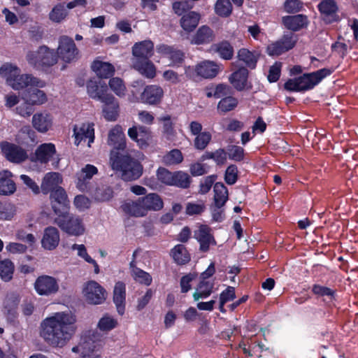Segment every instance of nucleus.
I'll return each mask as SVG.
<instances>
[{"mask_svg": "<svg viewBox=\"0 0 358 358\" xmlns=\"http://www.w3.org/2000/svg\"><path fill=\"white\" fill-rule=\"evenodd\" d=\"M76 320L71 313H56L42 322L41 336L49 345L62 348L74 334Z\"/></svg>", "mask_w": 358, "mask_h": 358, "instance_id": "obj_1", "label": "nucleus"}, {"mask_svg": "<svg viewBox=\"0 0 358 358\" xmlns=\"http://www.w3.org/2000/svg\"><path fill=\"white\" fill-rule=\"evenodd\" d=\"M154 44L150 40L136 43L132 48V66L148 78L156 76V69L149 59L153 55Z\"/></svg>", "mask_w": 358, "mask_h": 358, "instance_id": "obj_2", "label": "nucleus"}, {"mask_svg": "<svg viewBox=\"0 0 358 358\" xmlns=\"http://www.w3.org/2000/svg\"><path fill=\"white\" fill-rule=\"evenodd\" d=\"M110 163L113 170L121 172V178L124 181L135 180L143 173V166L137 159L129 155H122L112 151Z\"/></svg>", "mask_w": 358, "mask_h": 358, "instance_id": "obj_3", "label": "nucleus"}, {"mask_svg": "<svg viewBox=\"0 0 358 358\" xmlns=\"http://www.w3.org/2000/svg\"><path fill=\"white\" fill-rule=\"evenodd\" d=\"M331 71L329 69H322L310 73H304L303 76L295 78L289 79L284 85L285 90L288 91L302 92L313 88L324 78L330 75Z\"/></svg>", "mask_w": 358, "mask_h": 358, "instance_id": "obj_4", "label": "nucleus"}, {"mask_svg": "<svg viewBox=\"0 0 358 358\" xmlns=\"http://www.w3.org/2000/svg\"><path fill=\"white\" fill-rule=\"evenodd\" d=\"M26 59L31 66L38 69L55 65L57 62V56L54 50L41 45L36 51H29Z\"/></svg>", "mask_w": 358, "mask_h": 358, "instance_id": "obj_5", "label": "nucleus"}, {"mask_svg": "<svg viewBox=\"0 0 358 358\" xmlns=\"http://www.w3.org/2000/svg\"><path fill=\"white\" fill-rule=\"evenodd\" d=\"M53 223L57 225L61 230L71 236H78L85 231L81 219L70 214L68 211L59 214L54 219Z\"/></svg>", "mask_w": 358, "mask_h": 358, "instance_id": "obj_6", "label": "nucleus"}, {"mask_svg": "<svg viewBox=\"0 0 358 358\" xmlns=\"http://www.w3.org/2000/svg\"><path fill=\"white\" fill-rule=\"evenodd\" d=\"M57 50V58L59 57L66 63H71L79 59L80 52L73 40L68 36H61L59 38Z\"/></svg>", "mask_w": 358, "mask_h": 358, "instance_id": "obj_7", "label": "nucleus"}, {"mask_svg": "<svg viewBox=\"0 0 358 358\" xmlns=\"http://www.w3.org/2000/svg\"><path fill=\"white\" fill-rule=\"evenodd\" d=\"M83 294L87 303L96 305L106 300V292L97 282L90 280L84 284Z\"/></svg>", "mask_w": 358, "mask_h": 358, "instance_id": "obj_8", "label": "nucleus"}, {"mask_svg": "<svg viewBox=\"0 0 358 358\" xmlns=\"http://www.w3.org/2000/svg\"><path fill=\"white\" fill-rule=\"evenodd\" d=\"M58 281L54 277L43 275L38 277L34 282V289L41 296H50L59 291Z\"/></svg>", "mask_w": 358, "mask_h": 358, "instance_id": "obj_9", "label": "nucleus"}, {"mask_svg": "<svg viewBox=\"0 0 358 358\" xmlns=\"http://www.w3.org/2000/svg\"><path fill=\"white\" fill-rule=\"evenodd\" d=\"M50 193L52 208L57 216L68 211L69 201L65 190L60 187Z\"/></svg>", "mask_w": 358, "mask_h": 358, "instance_id": "obj_10", "label": "nucleus"}, {"mask_svg": "<svg viewBox=\"0 0 358 358\" xmlns=\"http://www.w3.org/2000/svg\"><path fill=\"white\" fill-rule=\"evenodd\" d=\"M87 91L91 98L101 102H110L113 100V95L107 92V85L105 83H98L95 80H90L87 83Z\"/></svg>", "mask_w": 358, "mask_h": 358, "instance_id": "obj_11", "label": "nucleus"}, {"mask_svg": "<svg viewBox=\"0 0 358 358\" xmlns=\"http://www.w3.org/2000/svg\"><path fill=\"white\" fill-rule=\"evenodd\" d=\"M194 237L199 243V250L203 252H208L210 245H216V241L211 234V229L206 225H201L194 231Z\"/></svg>", "mask_w": 358, "mask_h": 358, "instance_id": "obj_12", "label": "nucleus"}, {"mask_svg": "<svg viewBox=\"0 0 358 358\" xmlns=\"http://www.w3.org/2000/svg\"><path fill=\"white\" fill-rule=\"evenodd\" d=\"M94 124L83 123L80 126L75 125L73 127V135L75 136V144L78 145L81 141L88 139V146L94 142Z\"/></svg>", "mask_w": 358, "mask_h": 358, "instance_id": "obj_13", "label": "nucleus"}, {"mask_svg": "<svg viewBox=\"0 0 358 358\" xmlns=\"http://www.w3.org/2000/svg\"><path fill=\"white\" fill-rule=\"evenodd\" d=\"M128 136L136 141L141 148L147 147L151 139L150 129L143 126H134L129 129Z\"/></svg>", "mask_w": 358, "mask_h": 358, "instance_id": "obj_14", "label": "nucleus"}, {"mask_svg": "<svg viewBox=\"0 0 358 358\" xmlns=\"http://www.w3.org/2000/svg\"><path fill=\"white\" fill-rule=\"evenodd\" d=\"M11 83V87L15 90H19L29 86L44 87L45 82L29 74L20 75V73Z\"/></svg>", "mask_w": 358, "mask_h": 358, "instance_id": "obj_15", "label": "nucleus"}, {"mask_svg": "<svg viewBox=\"0 0 358 358\" xmlns=\"http://www.w3.org/2000/svg\"><path fill=\"white\" fill-rule=\"evenodd\" d=\"M60 241L58 229L55 227H48L44 229L41 244L45 250H52L59 245Z\"/></svg>", "mask_w": 358, "mask_h": 358, "instance_id": "obj_16", "label": "nucleus"}, {"mask_svg": "<svg viewBox=\"0 0 358 358\" xmlns=\"http://www.w3.org/2000/svg\"><path fill=\"white\" fill-rule=\"evenodd\" d=\"M318 9L323 16L324 20L331 23L338 20L336 14L338 7L334 0H323L318 5Z\"/></svg>", "mask_w": 358, "mask_h": 358, "instance_id": "obj_17", "label": "nucleus"}, {"mask_svg": "<svg viewBox=\"0 0 358 358\" xmlns=\"http://www.w3.org/2000/svg\"><path fill=\"white\" fill-rule=\"evenodd\" d=\"M97 169L91 164H87L81 171L77 173V187L82 192L88 191L89 180L92 176L97 173Z\"/></svg>", "mask_w": 358, "mask_h": 358, "instance_id": "obj_18", "label": "nucleus"}, {"mask_svg": "<svg viewBox=\"0 0 358 358\" xmlns=\"http://www.w3.org/2000/svg\"><path fill=\"white\" fill-rule=\"evenodd\" d=\"M157 50L170 61V65H179L184 60V53L171 46L160 45L157 47Z\"/></svg>", "mask_w": 358, "mask_h": 358, "instance_id": "obj_19", "label": "nucleus"}, {"mask_svg": "<svg viewBox=\"0 0 358 358\" xmlns=\"http://www.w3.org/2000/svg\"><path fill=\"white\" fill-rule=\"evenodd\" d=\"M164 92L157 85L147 86L141 95L142 102L149 104H157L161 101Z\"/></svg>", "mask_w": 358, "mask_h": 358, "instance_id": "obj_20", "label": "nucleus"}, {"mask_svg": "<svg viewBox=\"0 0 358 358\" xmlns=\"http://www.w3.org/2000/svg\"><path fill=\"white\" fill-rule=\"evenodd\" d=\"M215 35L213 29L203 25L198 29L191 39V43L195 45L208 44L215 40Z\"/></svg>", "mask_w": 358, "mask_h": 358, "instance_id": "obj_21", "label": "nucleus"}, {"mask_svg": "<svg viewBox=\"0 0 358 358\" xmlns=\"http://www.w3.org/2000/svg\"><path fill=\"white\" fill-rule=\"evenodd\" d=\"M108 143L116 150H123L126 148L125 136L121 126L116 125L109 131Z\"/></svg>", "mask_w": 358, "mask_h": 358, "instance_id": "obj_22", "label": "nucleus"}, {"mask_svg": "<svg viewBox=\"0 0 358 358\" xmlns=\"http://www.w3.org/2000/svg\"><path fill=\"white\" fill-rule=\"evenodd\" d=\"M32 124L41 133L47 132L52 125V117L47 113H38L33 115Z\"/></svg>", "mask_w": 358, "mask_h": 358, "instance_id": "obj_23", "label": "nucleus"}, {"mask_svg": "<svg viewBox=\"0 0 358 358\" xmlns=\"http://www.w3.org/2000/svg\"><path fill=\"white\" fill-rule=\"evenodd\" d=\"M125 285L122 282H116L113 290V302L116 306L117 311L122 315L125 310Z\"/></svg>", "mask_w": 358, "mask_h": 358, "instance_id": "obj_24", "label": "nucleus"}, {"mask_svg": "<svg viewBox=\"0 0 358 358\" xmlns=\"http://www.w3.org/2000/svg\"><path fill=\"white\" fill-rule=\"evenodd\" d=\"M12 176V173L8 171L0 172V194L10 195L15 192L16 185Z\"/></svg>", "mask_w": 358, "mask_h": 358, "instance_id": "obj_25", "label": "nucleus"}, {"mask_svg": "<svg viewBox=\"0 0 358 358\" xmlns=\"http://www.w3.org/2000/svg\"><path fill=\"white\" fill-rule=\"evenodd\" d=\"M248 76V69L245 67H241L231 75L229 81L236 90L242 91L247 85Z\"/></svg>", "mask_w": 358, "mask_h": 358, "instance_id": "obj_26", "label": "nucleus"}, {"mask_svg": "<svg viewBox=\"0 0 358 358\" xmlns=\"http://www.w3.org/2000/svg\"><path fill=\"white\" fill-rule=\"evenodd\" d=\"M195 71L198 76L205 78H212L218 73V66L211 61H203L196 66Z\"/></svg>", "mask_w": 358, "mask_h": 358, "instance_id": "obj_27", "label": "nucleus"}, {"mask_svg": "<svg viewBox=\"0 0 358 358\" xmlns=\"http://www.w3.org/2000/svg\"><path fill=\"white\" fill-rule=\"evenodd\" d=\"M140 198L146 213L148 210L157 211L163 208V201L157 194L150 193Z\"/></svg>", "mask_w": 358, "mask_h": 358, "instance_id": "obj_28", "label": "nucleus"}, {"mask_svg": "<svg viewBox=\"0 0 358 358\" xmlns=\"http://www.w3.org/2000/svg\"><path fill=\"white\" fill-rule=\"evenodd\" d=\"M62 182V178L58 173H47L42 181L41 189L43 194H48L59 187V184Z\"/></svg>", "mask_w": 358, "mask_h": 358, "instance_id": "obj_29", "label": "nucleus"}, {"mask_svg": "<svg viewBox=\"0 0 358 358\" xmlns=\"http://www.w3.org/2000/svg\"><path fill=\"white\" fill-rule=\"evenodd\" d=\"M55 147L52 143H43L35 152L36 160L46 164L55 154Z\"/></svg>", "mask_w": 358, "mask_h": 358, "instance_id": "obj_30", "label": "nucleus"}, {"mask_svg": "<svg viewBox=\"0 0 358 358\" xmlns=\"http://www.w3.org/2000/svg\"><path fill=\"white\" fill-rule=\"evenodd\" d=\"M122 210L134 217H144L147 215L143 203L141 201V198H138L136 201H128L122 206Z\"/></svg>", "mask_w": 358, "mask_h": 358, "instance_id": "obj_31", "label": "nucleus"}, {"mask_svg": "<svg viewBox=\"0 0 358 358\" xmlns=\"http://www.w3.org/2000/svg\"><path fill=\"white\" fill-rule=\"evenodd\" d=\"M211 50L218 54L223 59L230 60L234 56V48L228 41L214 43L211 45Z\"/></svg>", "mask_w": 358, "mask_h": 358, "instance_id": "obj_32", "label": "nucleus"}, {"mask_svg": "<svg viewBox=\"0 0 358 358\" xmlns=\"http://www.w3.org/2000/svg\"><path fill=\"white\" fill-rule=\"evenodd\" d=\"M284 25L292 31H298L307 24V17L303 15H288L282 17Z\"/></svg>", "mask_w": 358, "mask_h": 358, "instance_id": "obj_33", "label": "nucleus"}, {"mask_svg": "<svg viewBox=\"0 0 358 358\" xmlns=\"http://www.w3.org/2000/svg\"><path fill=\"white\" fill-rule=\"evenodd\" d=\"M38 87L30 86L27 93L24 94L23 99L24 101H29L32 105L43 103L47 99L45 93Z\"/></svg>", "mask_w": 358, "mask_h": 358, "instance_id": "obj_34", "label": "nucleus"}, {"mask_svg": "<svg viewBox=\"0 0 358 358\" xmlns=\"http://www.w3.org/2000/svg\"><path fill=\"white\" fill-rule=\"evenodd\" d=\"M200 20L199 13L195 11H189L184 14L180 20V26L187 31H192L198 25Z\"/></svg>", "mask_w": 358, "mask_h": 358, "instance_id": "obj_35", "label": "nucleus"}, {"mask_svg": "<svg viewBox=\"0 0 358 358\" xmlns=\"http://www.w3.org/2000/svg\"><path fill=\"white\" fill-rule=\"evenodd\" d=\"M260 54L257 52H251L246 48H241L238 52V58L243 62L245 65L253 69L255 68Z\"/></svg>", "mask_w": 358, "mask_h": 358, "instance_id": "obj_36", "label": "nucleus"}, {"mask_svg": "<svg viewBox=\"0 0 358 358\" xmlns=\"http://www.w3.org/2000/svg\"><path fill=\"white\" fill-rule=\"evenodd\" d=\"M93 71L100 78H108L111 77L115 72L114 66L107 62H94L92 66Z\"/></svg>", "mask_w": 358, "mask_h": 358, "instance_id": "obj_37", "label": "nucleus"}, {"mask_svg": "<svg viewBox=\"0 0 358 358\" xmlns=\"http://www.w3.org/2000/svg\"><path fill=\"white\" fill-rule=\"evenodd\" d=\"M5 153L7 159L13 162L20 163L27 158L26 152L21 148L10 145L5 149Z\"/></svg>", "mask_w": 358, "mask_h": 358, "instance_id": "obj_38", "label": "nucleus"}, {"mask_svg": "<svg viewBox=\"0 0 358 358\" xmlns=\"http://www.w3.org/2000/svg\"><path fill=\"white\" fill-rule=\"evenodd\" d=\"M213 189L215 206L221 208L228 199V190L222 182H216Z\"/></svg>", "mask_w": 358, "mask_h": 358, "instance_id": "obj_39", "label": "nucleus"}, {"mask_svg": "<svg viewBox=\"0 0 358 358\" xmlns=\"http://www.w3.org/2000/svg\"><path fill=\"white\" fill-rule=\"evenodd\" d=\"M214 284L209 281L201 280L195 292L193 293V299L195 301L199 299H206L209 296L213 289Z\"/></svg>", "mask_w": 358, "mask_h": 358, "instance_id": "obj_40", "label": "nucleus"}, {"mask_svg": "<svg viewBox=\"0 0 358 358\" xmlns=\"http://www.w3.org/2000/svg\"><path fill=\"white\" fill-rule=\"evenodd\" d=\"M104 105L103 107V117L108 121H115L118 116L119 104L113 95V100L101 101Z\"/></svg>", "mask_w": 358, "mask_h": 358, "instance_id": "obj_41", "label": "nucleus"}, {"mask_svg": "<svg viewBox=\"0 0 358 358\" xmlns=\"http://www.w3.org/2000/svg\"><path fill=\"white\" fill-rule=\"evenodd\" d=\"M171 256L174 261L179 265H183L190 260L189 255L185 245L178 244L171 250Z\"/></svg>", "mask_w": 358, "mask_h": 358, "instance_id": "obj_42", "label": "nucleus"}, {"mask_svg": "<svg viewBox=\"0 0 358 358\" xmlns=\"http://www.w3.org/2000/svg\"><path fill=\"white\" fill-rule=\"evenodd\" d=\"M20 73L18 68L10 64H5L0 68V75L6 80V83L10 86Z\"/></svg>", "mask_w": 358, "mask_h": 358, "instance_id": "obj_43", "label": "nucleus"}, {"mask_svg": "<svg viewBox=\"0 0 358 358\" xmlns=\"http://www.w3.org/2000/svg\"><path fill=\"white\" fill-rule=\"evenodd\" d=\"M214 9L217 15L227 17L231 14L233 6L229 0H217Z\"/></svg>", "mask_w": 358, "mask_h": 358, "instance_id": "obj_44", "label": "nucleus"}, {"mask_svg": "<svg viewBox=\"0 0 358 358\" xmlns=\"http://www.w3.org/2000/svg\"><path fill=\"white\" fill-rule=\"evenodd\" d=\"M238 105L237 99L227 96L222 98L217 104V110L220 113H226L234 110Z\"/></svg>", "mask_w": 358, "mask_h": 358, "instance_id": "obj_45", "label": "nucleus"}, {"mask_svg": "<svg viewBox=\"0 0 358 358\" xmlns=\"http://www.w3.org/2000/svg\"><path fill=\"white\" fill-rule=\"evenodd\" d=\"M172 185H175L181 188H188L191 183V178L188 173L183 171H176L173 173Z\"/></svg>", "mask_w": 358, "mask_h": 358, "instance_id": "obj_46", "label": "nucleus"}, {"mask_svg": "<svg viewBox=\"0 0 358 358\" xmlns=\"http://www.w3.org/2000/svg\"><path fill=\"white\" fill-rule=\"evenodd\" d=\"M110 90L119 97H123L126 94L127 87L122 79L115 77L108 83Z\"/></svg>", "mask_w": 358, "mask_h": 358, "instance_id": "obj_47", "label": "nucleus"}, {"mask_svg": "<svg viewBox=\"0 0 358 358\" xmlns=\"http://www.w3.org/2000/svg\"><path fill=\"white\" fill-rule=\"evenodd\" d=\"M117 320L106 314L99 320L97 327L101 331L108 332L115 329L117 326Z\"/></svg>", "mask_w": 358, "mask_h": 358, "instance_id": "obj_48", "label": "nucleus"}, {"mask_svg": "<svg viewBox=\"0 0 358 358\" xmlns=\"http://www.w3.org/2000/svg\"><path fill=\"white\" fill-rule=\"evenodd\" d=\"M13 271L14 266L11 261L5 259L0 262V276L4 281H9L12 278Z\"/></svg>", "mask_w": 358, "mask_h": 358, "instance_id": "obj_49", "label": "nucleus"}, {"mask_svg": "<svg viewBox=\"0 0 358 358\" xmlns=\"http://www.w3.org/2000/svg\"><path fill=\"white\" fill-rule=\"evenodd\" d=\"M159 121L163 123V133L168 139L171 138L175 134L173 123L171 117L169 115L160 117Z\"/></svg>", "mask_w": 358, "mask_h": 358, "instance_id": "obj_50", "label": "nucleus"}, {"mask_svg": "<svg viewBox=\"0 0 358 358\" xmlns=\"http://www.w3.org/2000/svg\"><path fill=\"white\" fill-rule=\"evenodd\" d=\"M113 196V191L110 187L102 186L96 188L94 192V197L100 201H106L110 200Z\"/></svg>", "mask_w": 358, "mask_h": 358, "instance_id": "obj_51", "label": "nucleus"}, {"mask_svg": "<svg viewBox=\"0 0 358 358\" xmlns=\"http://www.w3.org/2000/svg\"><path fill=\"white\" fill-rule=\"evenodd\" d=\"M194 3L192 0H183L180 1H176L172 4V8L176 14L182 15L185 12L192 8Z\"/></svg>", "mask_w": 358, "mask_h": 358, "instance_id": "obj_52", "label": "nucleus"}, {"mask_svg": "<svg viewBox=\"0 0 358 358\" xmlns=\"http://www.w3.org/2000/svg\"><path fill=\"white\" fill-rule=\"evenodd\" d=\"M211 140V134L210 132H201L196 136L194 139V147L198 150H203L208 145Z\"/></svg>", "mask_w": 358, "mask_h": 358, "instance_id": "obj_53", "label": "nucleus"}, {"mask_svg": "<svg viewBox=\"0 0 358 358\" xmlns=\"http://www.w3.org/2000/svg\"><path fill=\"white\" fill-rule=\"evenodd\" d=\"M80 342L81 343V347L83 348V352H82L83 356H86L90 352H92L96 348H99L98 345L95 344L90 338H87V336L85 332L81 336Z\"/></svg>", "mask_w": 358, "mask_h": 358, "instance_id": "obj_54", "label": "nucleus"}, {"mask_svg": "<svg viewBox=\"0 0 358 358\" xmlns=\"http://www.w3.org/2000/svg\"><path fill=\"white\" fill-rule=\"evenodd\" d=\"M67 15V11L63 4H58L52 10L50 13L51 20L57 22H61Z\"/></svg>", "mask_w": 358, "mask_h": 358, "instance_id": "obj_55", "label": "nucleus"}, {"mask_svg": "<svg viewBox=\"0 0 358 358\" xmlns=\"http://www.w3.org/2000/svg\"><path fill=\"white\" fill-rule=\"evenodd\" d=\"M131 275L134 280L140 283L149 285L152 282V278L150 275L142 269L134 268L131 271Z\"/></svg>", "mask_w": 358, "mask_h": 358, "instance_id": "obj_56", "label": "nucleus"}, {"mask_svg": "<svg viewBox=\"0 0 358 358\" xmlns=\"http://www.w3.org/2000/svg\"><path fill=\"white\" fill-rule=\"evenodd\" d=\"M182 159V152L178 149L172 150L164 157V162L170 165L180 164Z\"/></svg>", "mask_w": 358, "mask_h": 358, "instance_id": "obj_57", "label": "nucleus"}, {"mask_svg": "<svg viewBox=\"0 0 358 358\" xmlns=\"http://www.w3.org/2000/svg\"><path fill=\"white\" fill-rule=\"evenodd\" d=\"M15 213L14 207L10 203H3L0 201V220H9Z\"/></svg>", "mask_w": 358, "mask_h": 358, "instance_id": "obj_58", "label": "nucleus"}, {"mask_svg": "<svg viewBox=\"0 0 358 358\" xmlns=\"http://www.w3.org/2000/svg\"><path fill=\"white\" fill-rule=\"evenodd\" d=\"M157 177L162 182L172 185L173 173L170 172L165 168H159L157 172Z\"/></svg>", "mask_w": 358, "mask_h": 358, "instance_id": "obj_59", "label": "nucleus"}, {"mask_svg": "<svg viewBox=\"0 0 358 358\" xmlns=\"http://www.w3.org/2000/svg\"><path fill=\"white\" fill-rule=\"evenodd\" d=\"M227 152L231 159L239 162L243 158L244 150L240 146L229 145L227 148Z\"/></svg>", "mask_w": 358, "mask_h": 358, "instance_id": "obj_60", "label": "nucleus"}, {"mask_svg": "<svg viewBox=\"0 0 358 358\" xmlns=\"http://www.w3.org/2000/svg\"><path fill=\"white\" fill-rule=\"evenodd\" d=\"M238 170L236 165H230L225 171L224 179L228 185H234L238 178Z\"/></svg>", "mask_w": 358, "mask_h": 358, "instance_id": "obj_61", "label": "nucleus"}, {"mask_svg": "<svg viewBox=\"0 0 358 358\" xmlns=\"http://www.w3.org/2000/svg\"><path fill=\"white\" fill-rule=\"evenodd\" d=\"M285 10L289 13H294L300 11L303 3L299 0H287L284 4Z\"/></svg>", "mask_w": 358, "mask_h": 358, "instance_id": "obj_62", "label": "nucleus"}, {"mask_svg": "<svg viewBox=\"0 0 358 358\" xmlns=\"http://www.w3.org/2000/svg\"><path fill=\"white\" fill-rule=\"evenodd\" d=\"M214 97L216 99L229 96L231 93V87L225 84H218L215 87Z\"/></svg>", "mask_w": 358, "mask_h": 358, "instance_id": "obj_63", "label": "nucleus"}, {"mask_svg": "<svg viewBox=\"0 0 358 358\" xmlns=\"http://www.w3.org/2000/svg\"><path fill=\"white\" fill-rule=\"evenodd\" d=\"M266 51L271 56H278L286 52V49L284 48L281 43L278 41L268 45Z\"/></svg>", "mask_w": 358, "mask_h": 358, "instance_id": "obj_64", "label": "nucleus"}]
</instances>
